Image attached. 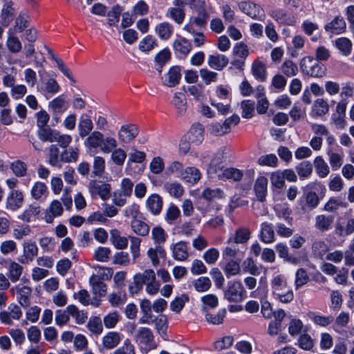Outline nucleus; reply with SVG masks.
I'll return each mask as SVG.
<instances>
[{
    "label": "nucleus",
    "instance_id": "5",
    "mask_svg": "<svg viewBox=\"0 0 354 354\" xmlns=\"http://www.w3.org/2000/svg\"><path fill=\"white\" fill-rule=\"evenodd\" d=\"M300 68L303 73L312 77H322L325 73L324 66L311 56L301 59Z\"/></svg>",
    "mask_w": 354,
    "mask_h": 354
},
{
    "label": "nucleus",
    "instance_id": "59",
    "mask_svg": "<svg viewBox=\"0 0 354 354\" xmlns=\"http://www.w3.org/2000/svg\"><path fill=\"white\" fill-rule=\"evenodd\" d=\"M171 59V53L169 49L165 48L160 51L155 57V62L158 65L156 69L161 73L162 69L165 64Z\"/></svg>",
    "mask_w": 354,
    "mask_h": 354
},
{
    "label": "nucleus",
    "instance_id": "42",
    "mask_svg": "<svg viewBox=\"0 0 354 354\" xmlns=\"http://www.w3.org/2000/svg\"><path fill=\"white\" fill-rule=\"evenodd\" d=\"M188 137L192 142L199 144L203 140V128L199 123L194 124L188 132Z\"/></svg>",
    "mask_w": 354,
    "mask_h": 354
},
{
    "label": "nucleus",
    "instance_id": "48",
    "mask_svg": "<svg viewBox=\"0 0 354 354\" xmlns=\"http://www.w3.org/2000/svg\"><path fill=\"white\" fill-rule=\"evenodd\" d=\"M131 229L138 235L145 236L149 233V226L144 221L135 219L131 221Z\"/></svg>",
    "mask_w": 354,
    "mask_h": 354
},
{
    "label": "nucleus",
    "instance_id": "52",
    "mask_svg": "<svg viewBox=\"0 0 354 354\" xmlns=\"http://www.w3.org/2000/svg\"><path fill=\"white\" fill-rule=\"evenodd\" d=\"M252 71L254 76L261 80L264 81L266 78V67L261 61L256 60L252 64Z\"/></svg>",
    "mask_w": 354,
    "mask_h": 354
},
{
    "label": "nucleus",
    "instance_id": "10",
    "mask_svg": "<svg viewBox=\"0 0 354 354\" xmlns=\"http://www.w3.org/2000/svg\"><path fill=\"white\" fill-rule=\"evenodd\" d=\"M244 288L240 281L230 283L224 292V297L230 302H239L244 299Z\"/></svg>",
    "mask_w": 354,
    "mask_h": 354
},
{
    "label": "nucleus",
    "instance_id": "20",
    "mask_svg": "<svg viewBox=\"0 0 354 354\" xmlns=\"http://www.w3.org/2000/svg\"><path fill=\"white\" fill-rule=\"evenodd\" d=\"M147 255L149 259L151 265L153 267H158L160 265V259H165L166 258L167 252L162 245H155L148 249Z\"/></svg>",
    "mask_w": 354,
    "mask_h": 354
},
{
    "label": "nucleus",
    "instance_id": "53",
    "mask_svg": "<svg viewBox=\"0 0 354 354\" xmlns=\"http://www.w3.org/2000/svg\"><path fill=\"white\" fill-rule=\"evenodd\" d=\"M58 131L51 129L48 127L41 128L38 131V137L43 142H53L56 141Z\"/></svg>",
    "mask_w": 354,
    "mask_h": 354
},
{
    "label": "nucleus",
    "instance_id": "15",
    "mask_svg": "<svg viewBox=\"0 0 354 354\" xmlns=\"http://www.w3.org/2000/svg\"><path fill=\"white\" fill-rule=\"evenodd\" d=\"M14 6L15 3L11 0L4 2L0 15L2 26L7 27L13 21L16 14V9Z\"/></svg>",
    "mask_w": 354,
    "mask_h": 354
},
{
    "label": "nucleus",
    "instance_id": "32",
    "mask_svg": "<svg viewBox=\"0 0 354 354\" xmlns=\"http://www.w3.org/2000/svg\"><path fill=\"white\" fill-rule=\"evenodd\" d=\"M162 203V198L157 194L149 196L146 202L148 209L154 215H158L160 213Z\"/></svg>",
    "mask_w": 354,
    "mask_h": 354
},
{
    "label": "nucleus",
    "instance_id": "55",
    "mask_svg": "<svg viewBox=\"0 0 354 354\" xmlns=\"http://www.w3.org/2000/svg\"><path fill=\"white\" fill-rule=\"evenodd\" d=\"M111 160L118 166H122L127 158V153L122 148H118L116 147L110 152Z\"/></svg>",
    "mask_w": 354,
    "mask_h": 354
},
{
    "label": "nucleus",
    "instance_id": "50",
    "mask_svg": "<svg viewBox=\"0 0 354 354\" xmlns=\"http://www.w3.org/2000/svg\"><path fill=\"white\" fill-rule=\"evenodd\" d=\"M151 238L156 245H162L167 240V234L162 227L156 226L151 230Z\"/></svg>",
    "mask_w": 354,
    "mask_h": 354
},
{
    "label": "nucleus",
    "instance_id": "17",
    "mask_svg": "<svg viewBox=\"0 0 354 354\" xmlns=\"http://www.w3.org/2000/svg\"><path fill=\"white\" fill-rule=\"evenodd\" d=\"M181 78L180 68L178 66L169 68L164 77H162L163 85L168 87H174L178 85Z\"/></svg>",
    "mask_w": 354,
    "mask_h": 354
},
{
    "label": "nucleus",
    "instance_id": "57",
    "mask_svg": "<svg viewBox=\"0 0 354 354\" xmlns=\"http://www.w3.org/2000/svg\"><path fill=\"white\" fill-rule=\"evenodd\" d=\"M40 212V207L35 204L30 205L24 212L19 216V218L29 223L33 217L37 216Z\"/></svg>",
    "mask_w": 354,
    "mask_h": 354
},
{
    "label": "nucleus",
    "instance_id": "60",
    "mask_svg": "<svg viewBox=\"0 0 354 354\" xmlns=\"http://www.w3.org/2000/svg\"><path fill=\"white\" fill-rule=\"evenodd\" d=\"M67 312L70 315L75 319L76 323L78 324H84L87 319L86 314L83 311H80L75 305L68 306Z\"/></svg>",
    "mask_w": 354,
    "mask_h": 354
},
{
    "label": "nucleus",
    "instance_id": "22",
    "mask_svg": "<svg viewBox=\"0 0 354 354\" xmlns=\"http://www.w3.org/2000/svg\"><path fill=\"white\" fill-rule=\"evenodd\" d=\"M64 212L62 203L58 200H53L47 208L44 220L47 223H52L55 217L60 216Z\"/></svg>",
    "mask_w": 354,
    "mask_h": 354
},
{
    "label": "nucleus",
    "instance_id": "6",
    "mask_svg": "<svg viewBox=\"0 0 354 354\" xmlns=\"http://www.w3.org/2000/svg\"><path fill=\"white\" fill-rule=\"evenodd\" d=\"M209 14L205 9L199 10L196 16H192L185 25L183 30L189 33H195L204 28L209 19Z\"/></svg>",
    "mask_w": 354,
    "mask_h": 354
},
{
    "label": "nucleus",
    "instance_id": "28",
    "mask_svg": "<svg viewBox=\"0 0 354 354\" xmlns=\"http://www.w3.org/2000/svg\"><path fill=\"white\" fill-rule=\"evenodd\" d=\"M89 283L92 286V292L96 297H102L106 295L107 292L106 285L95 274H93Z\"/></svg>",
    "mask_w": 354,
    "mask_h": 354
},
{
    "label": "nucleus",
    "instance_id": "27",
    "mask_svg": "<svg viewBox=\"0 0 354 354\" xmlns=\"http://www.w3.org/2000/svg\"><path fill=\"white\" fill-rule=\"evenodd\" d=\"M268 179L265 176H259L255 180L254 190L258 200L261 202L265 201L267 194Z\"/></svg>",
    "mask_w": 354,
    "mask_h": 354
},
{
    "label": "nucleus",
    "instance_id": "61",
    "mask_svg": "<svg viewBox=\"0 0 354 354\" xmlns=\"http://www.w3.org/2000/svg\"><path fill=\"white\" fill-rule=\"evenodd\" d=\"M201 197L208 201L216 198H221L223 197V192L219 188L206 187L202 192Z\"/></svg>",
    "mask_w": 354,
    "mask_h": 354
},
{
    "label": "nucleus",
    "instance_id": "49",
    "mask_svg": "<svg viewBox=\"0 0 354 354\" xmlns=\"http://www.w3.org/2000/svg\"><path fill=\"white\" fill-rule=\"evenodd\" d=\"M335 46L344 56H348L351 53L352 42L346 37H340L335 40Z\"/></svg>",
    "mask_w": 354,
    "mask_h": 354
},
{
    "label": "nucleus",
    "instance_id": "39",
    "mask_svg": "<svg viewBox=\"0 0 354 354\" xmlns=\"http://www.w3.org/2000/svg\"><path fill=\"white\" fill-rule=\"evenodd\" d=\"M261 240L265 243H272L274 241V232L271 224L264 222L261 225Z\"/></svg>",
    "mask_w": 354,
    "mask_h": 354
},
{
    "label": "nucleus",
    "instance_id": "63",
    "mask_svg": "<svg viewBox=\"0 0 354 354\" xmlns=\"http://www.w3.org/2000/svg\"><path fill=\"white\" fill-rule=\"evenodd\" d=\"M296 170L300 178H306L311 175L313 167L309 161H303L297 166Z\"/></svg>",
    "mask_w": 354,
    "mask_h": 354
},
{
    "label": "nucleus",
    "instance_id": "62",
    "mask_svg": "<svg viewBox=\"0 0 354 354\" xmlns=\"http://www.w3.org/2000/svg\"><path fill=\"white\" fill-rule=\"evenodd\" d=\"M309 276L306 270L304 268H299L296 271L295 286L298 290L309 281Z\"/></svg>",
    "mask_w": 354,
    "mask_h": 354
},
{
    "label": "nucleus",
    "instance_id": "35",
    "mask_svg": "<svg viewBox=\"0 0 354 354\" xmlns=\"http://www.w3.org/2000/svg\"><path fill=\"white\" fill-rule=\"evenodd\" d=\"M172 46L176 52L185 56L187 55L192 49L191 42L185 37H180L174 40Z\"/></svg>",
    "mask_w": 354,
    "mask_h": 354
},
{
    "label": "nucleus",
    "instance_id": "8",
    "mask_svg": "<svg viewBox=\"0 0 354 354\" xmlns=\"http://www.w3.org/2000/svg\"><path fill=\"white\" fill-rule=\"evenodd\" d=\"M238 7L242 12L254 19L263 20L266 16L263 9L252 1H241L238 3Z\"/></svg>",
    "mask_w": 354,
    "mask_h": 354
},
{
    "label": "nucleus",
    "instance_id": "37",
    "mask_svg": "<svg viewBox=\"0 0 354 354\" xmlns=\"http://www.w3.org/2000/svg\"><path fill=\"white\" fill-rule=\"evenodd\" d=\"M346 29V22L342 17H335L331 22L325 26L326 31H330L335 34H340Z\"/></svg>",
    "mask_w": 354,
    "mask_h": 354
},
{
    "label": "nucleus",
    "instance_id": "4",
    "mask_svg": "<svg viewBox=\"0 0 354 354\" xmlns=\"http://www.w3.org/2000/svg\"><path fill=\"white\" fill-rule=\"evenodd\" d=\"M240 122L237 115H233L226 118L223 123L212 122L207 125V131L214 136H222L229 133L232 127L236 126Z\"/></svg>",
    "mask_w": 354,
    "mask_h": 354
},
{
    "label": "nucleus",
    "instance_id": "9",
    "mask_svg": "<svg viewBox=\"0 0 354 354\" xmlns=\"http://www.w3.org/2000/svg\"><path fill=\"white\" fill-rule=\"evenodd\" d=\"M111 185L102 181L91 180L88 185V191L92 198L100 196L106 201L111 196Z\"/></svg>",
    "mask_w": 354,
    "mask_h": 354
},
{
    "label": "nucleus",
    "instance_id": "19",
    "mask_svg": "<svg viewBox=\"0 0 354 354\" xmlns=\"http://www.w3.org/2000/svg\"><path fill=\"white\" fill-rule=\"evenodd\" d=\"M156 278V273L152 269H147L143 272H139L134 275L133 281L138 290L142 289L143 285L150 283Z\"/></svg>",
    "mask_w": 354,
    "mask_h": 354
},
{
    "label": "nucleus",
    "instance_id": "54",
    "mask_svg": "<svg viewBox=\"0 0 354 354\" xmlns=\"http://www.w3.org/2000/svg\"><path fill=\"white\" fill-rule=\"evenodd\" d=\"M329 105L328 102L322 99L319 98L314 102L313 106V112L317 116H322L328 113Z\"/></svg>",
    "mask_w": 354,
    "mask_h": 354
},
{
    "label": "nucleus",
    "instance_id": "1",
    "mask_svg": "<svg viewBox=\"0 0 354 354\" xmlns=\"http://www.w3.org/2000/svg\"><path fill=\"white\" fill-rule=\"evenodd\" d=\"M86 137L84 145L91 151L100 149L102 152L109 153L112 149L118 147V141L114 137H104L99 131H93Z\"/></svg>",
    "mask_w": 354,
    "mask_h": 354
},
{
    "label": "nucleus",
    "instance_id": "23",
    "mask_svg": "<svg viewBox=\"0 0 354 354\" xmlns=\"http://www.w3.org/2000/svg\"><path fill=\"white\" fill-rule=\"evenodd\" d=\"M171 104L174 107L178 116H183L185 115L187 109V103L186 97L183 93H175L171 100Z\"/></svg>",
    "mask_w": 354,
    "mask_h": 354
},
{
    "label": "nucleus",
    "instance_id": "31",
    "mask_svg": "<svg viewBox=\"0 0 354 354\" xmlns=\"http://www.w3.org/2000/svg\"><path fill=\"white\" fill-rule=\"evenodd\" d=\"M155 32L160 39L168 40L174 33V26L171 24L164 21L156 26Z\"/></svg>",
    "mask_w": 354,
    "mask_h": 354
},
{
    "label": "nucleus",
    "instance_id": "41",
    "mask_svg": "<svg viewBox=\"0 0 354 354\" xmlns=\"http://www.w3.org/2000/svg\"><path fill=\"white\" fill-rule=\"evenodd\" d=\"M314 166L319 178H326L330 173V167L322 156H317L315 158Z\"/></svg>",
    "mask_w": 354,
    "mask_h": 354
},
{
    "label": "nucleus",
    "instance_id": "29",
    "mask_svg": "<svg viewBox=\"0 0 354 354\" xmlns=\"http://www.w3.org/2000/svg\"><path fill=\"white\" fill-rule=\"evenodd\" d=\"M228 58L225 55L221 54L209 55L207 59V64L209 66L217 71L223 70L228 64Z\"/></svg>",
    "mask_w": 354,
    "mask_h": 354
},
{
    "label": "nucleus",
    "instance_id": "7",
    "mask_svg": "<svg viewBox=\"0 0 354 354\" xmlns=\"http://www.w3.org/2000/svg\"><path fill=\"white\" fill-rule=\"evenodd\" d=\"M185 6L184 0H174L173 7L167 10L166 17L172 19L176 24L181 25L185 18Z\"/></svg>",
    "mask_w": 354,
    "mask_h": 354
},
{
    "label": "nucleus",
    "instance_id": "64",
    "mask_svg": "<svg viewBox=\"0 0 354 354\" xmlns=\"http://www.w3.org/2000/svg\"><path fill=\"white\" fill-rule=\"evenodd\" d=\"M112 354H136V348L130 340L127 339Z\"/></svg>",
    "mask_w": 354,
    "mask_h": 354
},
{
    "label": "nucleus",
    "instance_id": "47",
    "mask_svg": "<svg viewBox=\"0 0 354 354\" xmlns=\"http://www.w3.org/2000/svg\"><path fill=\"white\" fill-rule=\"evenodd\" d=\"M333 322L334 330L339 332L348 326L350 322V315L347 312L342 311L336 317Z\"/></svg>",
    "mask_w": 354,
    "mask_h": 354
},
{
    "label": "nucleus",
    "instance_id": "25",
    "mask_svg": "<svg viewBox=\"0 0 354 354\" xmlns=\"http://www.w3.org/2000/svg\"><path fill=\"white\" fill-rule=\"evenodd\" d=\"M122 337L118 332L110 331L102 338V345L106 350L115 348L121 342Z\"/></svg>",
    "mask_w": 354,
    "mask_h": 354
},
{
    "label": "nucleus",
    "instance_id": "3",
    "mask_svg": "<svg viewBox=\"0 0 354 354\" xmlns=\"http://www.w3.org/2000/svg\"><path fill=\"white\" fill-rule=\"evenodd\" d=\"M133 335L135 342L148 350L155 349L157 346L154 342V336L151 330L147 327H140L136 330V325H131L130 333Z\"/></svg>",
    "mask_w": 354,
    "mask_h": 354
},
{
    "label": "nucleus",
    "instance_id": "21",
    "mask_svg": "<svg viewBox=\"0 0 354 354\" xmlns=\"http://www.w3.org/2000/svg\"><path fill=\"white\" fill-rule=\"evenodd\" d=\"M12 292H16L17 294V300L20 305L24 308L29 306L30 296L32 293V288L27 286H20L17 285L11 289Z\"/></svg>",
    "mask_w": 354,
    "mask_h": 354
},
{
    "label": "nucleus",
    "instance_id": "38",
    "mask_svg": "<svg viewBox=\"0 0 354 354\" xmlns=\"http://www.w3.org/2000/svg\"><path fill=\"white\" fill-rule=\"evenodd\" d=\"M60 90L58 82L54 78L48 79L39 91L46 97L57 94Z\"/></svg>",
    "mask_w": 354,
    "mask_h": 354
},
{
    "label": "nucleus",
    "instance_id": "13",
    "mask_svg": "<svg viewBox=\"0 0 354 354\" xmlns=\"http://www.w3.org/2000/svg\"><path fill=\"white\" fill-rule=\"evenodd\" d=\"M24 201V194L18 189H12L8 194L6 199V208L16 211L21 208Z\"/></svg>",
    "mask_w": 354,
    "mask_h": 354
},
{
    "label": "nucleus",
    "instance_id": "45",
    "mask_svg": "<svg viewBox=\"0 0 354 354\" xmlns=\"http://www.w3.org/2000/svg\"><path fill=\"white\" fill-rule=\"evenodd\" d=\"M24 271V267L15 261H10L8 267V277L13 283L19 280Z\"/></svg>",
    "mask_w": 354,
    "mask_h": 354
},
{
    "label": "nucleus",
    "instance_id": "26",
    "mask_svg": "<svg viewBox=\"0 0 354 354\" xmlns=\"http://www.w3.org/2000/svg\"><path fill=\"white\" fill-rule=\"evenodd\" d=\"M334 222V216L331 215L319 214L315 219V227L319 232L328 231Z\"/></svg>",
    "mask_w": 354,
    "mask_h": 354
},
{
    "label": "nucleus",
    "instance_id": "46",
    "mask_svg": "<svg viewBox=\"0 0 354 354\" xmlns=\"http://www.w3.org/2000/svg\"><path fill=\"white\" fill-rule=\"evenodd\" d=\"M49 108L55 114L62 113L67 109L66 100L62 96H59L49 102Z\"/></svg>",
    "mask_w": 354,
    "mask_h": 354
},
{
    "label": "nucleus",
    "instance_id": "16",
    "mask_svg": "<svg viewBox=\"0 0 354 354\" xmlns=\"http://www.w3.org/2000/svg\"><path fill=\"white\" fill-rule=\"evenodd\" d=\"M270 16L281 25L292 26L297 23L296 17L294 15L281 9L272 10Z\"/></svg>",
    "mask_w": 354,
    "mask_h": 354
},
{
    "label": "nucleus",
    "instance_id": "44",
    "mask_svg": "<svg viewBox=\"0 0 354 354\" xmlns=\"http://www.w3.org/2000/svg\"><path fill=\"white\" fill-rule=\"evenodd\" d=\"M328 161L333 170L337 171L343 164V153L335 152L332 149L329 148L327 151Z\"/></svg>",
    "mask_w": 354,
    "mask_h": 354
},
{
    "label": "nucleus",
    "instance_id": "18",
    "mask_svg": "<svg viewBox=\"0 0 354 354\" xmlns=\"http://www.w3.org/2000/svg\"><path fill=\"white\" fill-rule=\"evenodd\" d=\"M319 203V198L315 192H305L301 198V209L304 212L310 211L316 208Z\"/></svg>",
    "mask_w": 354,
    "mask_h": 354
},
{
    "label": "nucleus",
    "instance_id": "36",
    "mask_svg": "<svg viewBox=\"0 0 354 354\" xmlns=\"http://www.w3.org/2000/svg\"><path fill=\"white\" fill-rule=\"evenodd\" d=\"M24 261L23 263H29L32 261L38 254V248L35 242H26L23 244Z\"/></svg>",
    "mask_w": 354,
    "mask_h": 354
},
{
    "label": "nucleus",
    "instance_id": "58",
    "mask_svg": "<svg viewBox=\"0 0 354 354\" xmlns=\"http://www.w3.org/2000/svg\"><path fill=\"white\" fill-rule=\"evenodd\" d=\"M88 330L94 335H99L102 333L103 326L99 317H93L89 319L86 324Z\"/></svg>",
    "mask_w": 354,
    "mask_h": 354
},
{
    "label": "nucleus",
    "instance_id": "24",
    "mask_svg": "<svg viewBox=\"0 0 354 354\" xmlns=\"http://www.w3.org/2000/svg\"><path fill=\"white\" fill-rule=\"evenodd\" d=\"M93 127L91 117L85 113L82 114L77 125L78 133L80 138H84L93 131Z\"/></svg>",
    "mask_w": 354,
    "mask_h": 354
},
{
    "label": "nucleus",
    "instance_id": "40",
    "mask_svg": "<svg viewBox=\"0 0 354 354\" xmlns=\"http://www.w3.org/2000/svg\"><path fill=\"white\" fill-rule=\"evenodd\" d=\"M30 16L25 10L21 11L15 19L13 27L16 32H22L28 27Z\"/></svg>",
    "mask_w": 354,
    "mask_h": 354
},
{
    "label": "nucleus",
    "instance_id": "51",
    "mask_svg": "<svg viewBox=\"0 0 354 354\" xmlns=\"http://www.w3.org/2000/svg\"><path fill=\"white\" fill-rule=\"evenodd\" d=\"M46 49L48 50V53L50 55L51 58L55 62L57 67L59 68V70L71 81L75 82L72 73H71L68 68L64 64L63 61L58 57L57 55H55L51 49L46 47Z\"/></svg>",
    "mask_w": 354,
    "mask_h": 354
},
{
    "label": "nucleus",
    "instance_id": "43",
    "mask_svg": "<svg viewBox=\"0 0 354 354\" xmlns=\"http://www.w3.org/2000/svg\"><path fill=\"white\" fill-rule=\"evenodd\" d=\"M308 317L311 319L315 324L322 327H326L331 324L334 321V317L331 315L324 316L315 312H309Z\"/></svg>",
    "mask_w": 354,
    "mask_h": 354
},
{
    "label": "nucleus",
    "instance_id": "14",
    "mask_svg": "<svg viewBox=\"0 0 354 354\" xmlns=\"http://www.w3.org/2000/svg\"><path fill=\"white\" fill-rule=\"evenodd\" d=\"M169 249L174 259L178 261H185L189 257L187 243L184 241H178L170 245Z\"/></svg>",
    "mask_w": 354,
    "mask_h": 354
},
{
    "label": "nucleus",
    "instance_id": "2",
    "mask_svg": "<svg viewBox=\"0 0 354 354\" xmlns=\"http://www.w3.org/2000/svg\"><path fill=\"white\" fill-rule=\"evenodd\" d=\"M270 288L273 296L280 302L288 304L293 300V291L288 286L287 279L283 274L274 275L270 280Z\"/></svg>",
    "mask_w": 354,
    "mask_h": 354
},
{
    "label": "nucleus",
    "instance_id": "33",
    "mask_svg": "<svg viewBox=\"0 0 354 354\" xmlns=\"http://www.w3.org/2000/svg\"><path fill=\"white\" fill-rule=\"evenodd\" d=\"M8 50L12 53H18L21 50L22 44L19 39L15 35L12 29L8 31V37L6 42Z\"/></svg>",
    "mask_w": 354,
    "mask_h": 354
},
{
    "label": "nucleus",
    "instance_id": "56",
    "mask_svg": "<svg viewBox=\"0 0 354 354\" xmlns=\"http://www.w3.org/2000/svg\"><path fill=\"white\" fill-rule=\"evenodd\" d=\"M242 269L244 272L252 276H258L260 274V270L252 257H248L243 261Z\"/></svg>",
    "mask_w": 354,
    "mask_h": 354
},
{
    "label": "nucleus",
    "instance_id": "34",
    "mask_svg": "<svg viewBox=\"0 0 354 354\" xmlns=\"http://www.w3.org/2000/svg\"><path fill=\"white\" fill-rule=\"evenodd\" d=\"M179 177L191 184L196 183L201 177L200 171L194 167H189L184 169Z\"/></svg>",
    "mask_w": 354,
    "mask_h": 354
},
{
    "label": "nucleus",
    "instance_id": "12",
    "mask_svg": "<svg viewBox=\"0 0 354 354\" xmlns=\"http://www.w3.org/2000/svg\"><path fill=\"white\" fill-rule=\"evenodd\" d=\"M138 127L134 124L122 125L118 132L119 140L124 144L131 142L138 135Z\"/></svg>",
    "mask_w": 354,
    "mask_h": 354
},
{
    "label": "nucleus",
    "instance_id": "30",
    "mask_svg": "<svg viewBox=\"0 0 354 354\" xmlns=\"http://www.w3.org/2000/svg\"><path fill=\"white\" fill-rule=\"evenodd\" d=\"M110 241L113 246L118 250H123L128 246V239L122 236L120 232L117 229L110 230Z\"/></svg>",
    "mask_w": 354,
    "mask_h": 354
},
{
    "label": "nucleus",
    "instance_id": "11",
    "mask_svg": "<svg viewBox=\"0 0 354 354\" xmlns=\"http://www.w3.org/2000/svg\"><path fill=\"white\" fill-rule=\"evenodd\" d=\"M23 313L21 308L16 304H10L8 310L0 312V321L6 325H12L13 321H18L22 317Z\"/></svg>",
    "mask_w": 354,
    "mask_h": 354
}]
</instances>
